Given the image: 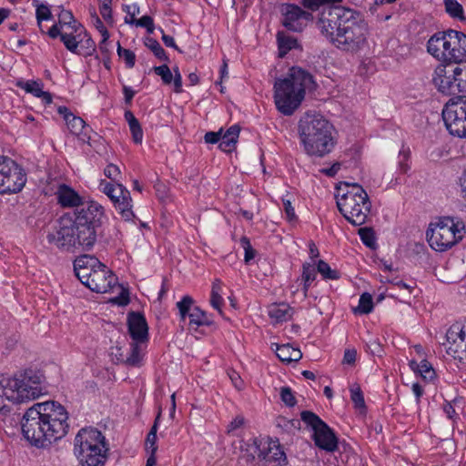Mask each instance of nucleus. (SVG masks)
<instances>
[{
    "label": "nucleus",
    "instance_id": "1",
    "mask_svg": "<svg viewBox=\"0 0 466 466\" xmlns=\"http://www.w3.org/2000/svg\"><path fill=\"white\" fill-rule=\"evenodd\" d=\"M104 219V208L96 201H88L72 214L63 216L58 228L47 234V241L66 251L90 250L100 234Z\"/></svg>",
    "mask_w": 466,
    "mask_h": 466
},
{
    "label": "nucleus",
    "instance_id": "2",
    "mask_svg": "<svg viewBox=\"0 0 466 466\" xmlns=\"http://www.w3.org/2000/svg\"><path fill=\"white\" fill-rule=\"evenodd\" d=\"M68 413L56 401L36 403L26 410L22 420L25 438L35 446H46L66 435Z\"/></svg>",
    "mask_w": 466,
    "mask_h": 466
},
{
    "label": "nucleus",
    "instance_id": "3",
    "mask_svg": "<svg viewBox=\"0 0 466 466\" xmlns=\"http://www.w3.org/2000/svg\"><path fill=\"white\" fill-rule=\"evenodd\" d=\"M298 134L303 151L311 157H324L337 143L333 125L317 113L307 112L300 117Z\"/></svg>",
    "mask_w": 466,
    "mask_h": 466
},
{
    "label": "nucleus",
    "instance_id": "4",
    "mask_svg": "<svg viewBox=\"0 0 466 466\" xmlns=\"http://www.w3.org/2000/svg\"><path fill=\"white\" fill-rule=\"evenodd\" d=\"M314 85L312 76L306 70L293 66L287 76L274 84V102L284 116H291L305 98L306 90Z\"/></svg>",
    "mask_w": 466,
    "mask_h": 466
},
{
    "label": "nucleus",
    "instance_id": "5",
    "mask_svg": "<svg viewBox=\"0 0 466 466\" xmlns=\"http://www.w3.org/2000/svg\"><path fill=\"white\" fill-rule=\"evenodd\" d=\"M44 376L40 371L25 370L13 377L0 375V413L8 411L5 400L22 403L42 395Z\"/></svg>",
    "mask_w": 466,
    "mask_h": 466
},
{
    "label": "nucleus",
    "instance_id": "6",
    "mask_svg": "<svg viewBox=\"0 0 466 466\" xmlns=\"http://www.w3.org/2000/svg\"><path fill=\"white\" fill-rule=\"evenodd\" d=\"M108 450L105 436L96 428H83L75 437L74 454L83 466H103Z\"/></svg>",
    "mask_w": 466,
    "mask_h": 466
},
{
    "label": "nucleus",
    "instance_id": "7",
    "mask_svg": "<svg viewBox=\"0 0 466 466\" xmlns=\"http://www.w3.org/2000/svg\"><path fill=\"white\" fill-rule=\"evenodd\" d=\"M427 51L442 63H459L466 58V35L449 29L432 35L427 42Z\"/></svg>",
    "mask_w": 466,
    "mask_h": 466
},
{
    "label": "nucleus",
    "instance_id": "8",
    "mask_svg": "<svg viewBox=\"0 0 466 466\" xmlns=\"http://www.w3.org/2000/svg\"><path fill=\"white\" fill-rule=\"evenodd\" d=\"M369 28L358 12H354L330 43L341 52L355 55L368 45Z\"/></svg>",
    "mask_w": 466,
    "mask_h": 466
},
{
    "label": "nucleus",
    "instance_id": "9",
    "mask_svg": "<svg viewBox=\"0 0 466 466\" xmlns=\"http://www.w3.org/2000/svg\"><path fill=\"white\" fill-rule=\"evenodd\" d=\"M337 206L343 217L354 226L363 225L370 211V202L367 192L358 184H353L340 197H337Z\"/></svg>",
    "mask_w": 466,
    "mask_h": 466
},
{
    "label": "nucleus",
    "instance_id": "10",
    "mask_svg": "<svg viewBox=\"0 0 466 466\" xmlns=\"http://www.w3.org/2000/svg\"><path fill=\"white\" fill-rule=\"evenodd\" d=\"M459 227L460 224L455 223L451 218H441L433 228L427 230L430 246L440 252L451 248L462 238Z\"/></svg>",
    "mask_w": 466,
    "mask_h": 466
},
{
    "label": "nucleus",
    "instance_id": "11",
    "mask_svg": "<svg viewBox=\"0 0 466 466\" xmlns=\"http://www.w3.org/2000/svg\"><path fill=\"white\" fill-rule=\"evenodd\" d=\"M354 12L352 9L341 6L323 7L318 15L317 28L321 35L331 43Z\"/></svg>",
    "mask_w": 466,
    "mask_h": 466
},
{
    "label": "nucleus",
    "instance_id": "12",
    "mask_svg": "<svg viewBox=\"0 0 466 466\" xmlns=\"http://www.w3.org/2000/svg\"><path fill=\"white\" fill-rule=\"evenodd\" d=\"M442 118L451 136L466 138V96L450 98L442 109Z\"/></svg>",
    "mask_w": 466,
    "mask_h": 466
},
{
    "label": "nucleus",
    "instance_id": "13",
    "mask_svg": "<svg viewBox=\"0 0 466 466\" xmlns=\"http://www.w3.org/2000/svg\"><path fill=\"white\" fill-rule=\"evenodd\" d=\"M26 175L14 160L0 157V193H18L25 187Z\"/></svg>",
    "mask_w": 466,
    "mask_h": 466
},
{
    "label": "nucleus",
    "instance_id": "14",
    "mask_svg": "<svg viewBox=\"0 0 466 466\" xmlns=\"http://www.w3.org/2000/svg\"><path fill=\"white\" fill-rule=\"evenodd\" d=\"M301 420L314 431L315 444L327 451H334L338 448V440L330 428L314 412L304 410Z\"/></svg>",
    "mask_w": 466,
    "mask_h": 466
},
{
    "label": "nucleus",
    "instance_id": "15",
    "mask_svg": "<svg viewBox=\"0 0 466 466\" xmlns=\"http://www.w3.org/2000/svg\"><path fill=\"white\" fill-rule=\"evenodd\" d=\"M102 191L111 199L116 210L126 221L134 218L130 192L121 184H113L106 180L100 183Z\"/></svg>",
    "mask_w": 466,
    "mask_h": 466
},
{
    "label": "nucleus",
    "instance_id": "16",
    "mask_svg": "<svg viewBox=\"0 0 466 466\" xmlns=\"http://www.w3.org/2000/svg\"><path fill=\"white\" fill-rule=\"evenodd\" d=\"M448 355L462 364H466V323H454L446 332L443 343Z\"/></svg>",
    "mask_w": 466,
    "mask_h": 466
},
{
    "label": "nucleus",
    "instance_id": "17",
    "mask_svg": "<svg viewBox=\"0 0 466 466\" xmlns=\"http://www.w3.org/2000/svg\"><path fill=\"white\" fill-rule=\"evenodd\" d=\"M282 25L292 32H302L309 22L313 20V15L295 4H285L281 8Z\"/></svg>",
    "mask_w": 466,
    "mask_h": 466
},
{
    "label": "nucleus",
    "instance_id": "18",
    "mask_svg": "<svg viewBox=\"0 0 466 466\" xmlns=\"http://www.w3.org/2000/svg\"><path fill=\"white\" fill-rule=\"evenodd\" d=\"M455 64L445 63L438 65L432 74V83L441 93L456 94Z\"/></svg>",
    "mask_w": 466,
    "mask_h": 466
},
{
    "label": "nucleus",
    "instance_id": "19",
    "mask_svg": "<svg viewBox=\"0 0 466 466\" xmlns=\"http://www.w3.org/2000/svg\"><path fill=\"white\" fill-rule=\"evenodd\" d=\"M87 285V288L97 293L108 292L116 284V277L104 264L98 260V265Z\"/></svg>",
    "mask_w": 466,
    "mask_h": 466
},
{
    "label": "nucleus",
    "instance_id": "20",
    "mask_svg": "<svg viewBox=\"0 0 466 466\" xmlns=\"http://www.w3.org/2000/svg\"><path fill=\"white\" fill-rule=\"evenodd\" d=\"M127 325L134 341L145 342L148 339V326L144 315L139 312H130L127 317Z\"/></svg>",
    "mask_w": 466,
    "mask_h": 466
},
{
    "label": "nucleus",
    "instance_id": "21",
    "mask_svg": "<svg viewBox=\"0 0 466 466\" xmlns=\"http://www.w3.org/2000/svg\"><path fill=\"white\" fill-rule=\"evenodd\" d=\"M57 203L62 208L78 209L86 205L88 201H84L83 198L71 187L61 184L56 192Z\"/></svg>",
    "mask_w": 466,
    "mask_h": 466
},
{
    "label": "nucleus",
    "instance_id": "22",
    "mask_svg": "<svg viewBox=\"0 0 466 466\" xmlns=\"http://www.w3.org/2000/svg\"><path fill=\"white\" fill-rule=\"evenodd\" d=\"M58 113L64 116L67 127L72 134L82 136L83 140H89L91 138L88 135V131L91 128L86 125V122L81 117L74 116L66 106H60Z\"/></svg>",
    "mask_w": 466,
    "mask_h": 466
},
{
    "label": "nucleus",
    "instance_id": "23",
    "mask_svg": "<svg viewBox=\"0 0 466 466\" xmlns=\"http://www.w3.org/2000/svg\"><path fill=\"white\" fill-rule=\"evenodd\" d=\"M96 265H98V260L94 257L84 256L75 260L74 270L76 276L86 287H87L93 270L97 267Z\"/></svg>",
    "mask_w": 466,
    "mask_h": 466
},
{
    "label": "nucleus",
    "instance_id": "24",
    "mask_svg": "<svg viewBox=\"0 0 466 466\" xmlns=\"http://www.w3.org/2000/svg\"><path fill=\"white\" fill-rule=\"evenodd\" d=\"M43 83L41 81H19L17 86L24 89L26 93H30L35 97L41 98L42 101L49 105L52 103V95L49 92L43 90Z\"/></svg>",
    "mask_w": 466,
    "mask_h": 466
},
{
    "label": "nucleus",
    "instance_id": "25",
    "mask_svg": "<svg viewBox=\"0 0 466 466\" xmlns=\"http://www.w3.org/2000/svg\"><path fill=\"white\" fill-rule=\"evenodd\" d=\"M294 309L287 303H274L268 306V314L269 318L276 323H281L289 320L293 314Z\"/></svg>",
    "mask_w": 466,
    "mask_h": 466
},
{
    "label": "nucleus",
    "instance_id": "26",
    "mask_svg": "<svg viewBox=\"0 0 466 466\" xmlns=\"http://www.w3.org/2000/svg\"><path fill=\"white\" fill-rule=\"evenodd\" d=\"M240 128L237 125L231 126L224 134H221L218 147L224 152H231L235 149Z\"/></svg>",
    "mask_w": 466,
    "mask_h": 466
},
{
    "label": "nucleus",
    "instance_id": "27",
    "mask_svg": "<svg viewBox=\"0 0 466 466\" xmlns=\"http://www.w3.org/2000/svg\"><path fill=\"white\" fill-rule=\"evenodd\" d=\"M264 459L270 466H283L287 464L286 454L276 442L268 445Z\"/></svg>",
    "mask_w": 466,
    "mask_h": 466
},
{
    "label": "nucleus",
    "instance_id": "28",
    "mask_svg": "<svg viewBox=\"0 0 466 466\" xmlns=\"http://www.w3.org/2000/svg\"><path fill=\"white\" fill-rule=\"evenodd\" d=\"M276 355L282 362L286 363L298 361L302 358L301 351L289 344L277 345Z\"/></svg>",
    "mask_w": 466,
    "mask_h": 466
},
{
    "label": "nucleus",
    "instance_id": "29",
    "mask_svg": "<svg viewBox=\"0 0 466 466\" xmlns=\"http://www.w3.org/2000/svg\"><path fill=\"white\" fill-rule=\"evenodd\" d=\"M277 41L280 57H283L290 50L299 47L298 39L285 32H279L277 34Z\"/></svg>",
    "mask_w": 466,
    "mask_h": 466
},
{
    "label": "nucleus",
    "instance_id": "30",
    "mask_svg": "<svg viewBox=\"0 0 466 466\" xmlns=\"http://www.w3.org/2000/svg\"><path fill=\"white\" fill-rule=\"evenodd\" d=\"M410 367L426 381H431L435 378V370L432 365L426 360H422L420 363L410 360Z\"/></svg>",
    "mask_w": 466,
    "mask_h": 466
},
{
    "label": "nucleus",
    "instance_id": "31",
    "mask_svg": "<svg viewBox=\"0 0 466 466\" xmlns=\"http://www.w3.org/2000/svg\"><path fill=\"white\" fill-rule=\"evenodd\" d=\"M83 32L80 29L65 30L62 35L61 41L67 50L72 53L77 54L78 44L81 39H78Z\"/></svg>",
    "mask_w": 466,
    "mask_h": 466
},
{
    "label": "nucleus",
    "instance_id": "32",
    "mask_svg": "<svg viewBox=\"0 0 466 466\" xmlns=\"http://www.w3.org/2000/svg\"><path fill=\"white\" fill-rule=\"evenodd\" d=\"M125 119L128 124L133 141L136 144H141L143 141V130L139 121L131 111L125 112Z\"/></svg>",
    "mask_w": 466,
    "mask_h": 466
},
{
    "label": "nucleus",
    "instance_id": "33",
    "mask_svg": "<svg viewBox=\"0 0 466 466\" xmlns=\"http://www.w3.org/2000/svg\"><path fill=\"white\" fill-rule=\"evenodd\" d=\"M58 24L65 30H72L74 28L80 29V32H85L84 27L76 22L73 14L68 10H61L58 15Z\"/></svg>",
    "mask_w": 466,
    "mask_h": 466
},
{
    "label": "nucleus",
    "instance_id": "34",
    "mask_svg": "<svg viewBox=\"0 0 466 466\" xmlns=\"http://www.w3.org/2000/svg\"><path fill=\"white\" fill-rule=\"evenodd\" d=\"M317 268L310 263H304L302 265L301 280L303 281V292L307 296L309 287L315 280L317 276Z\"/></svg>",
    "mask_w": 466,
    "mask_h": 466
},
{
    "label": "nucleus",
    "instance_id": "35",
    "mask_svg": "<svg viewBox=\"0 0 466 466\" xmlns=\"http://www.w3.org/2000/svg\"><path fill=\"white\" fill-rule=\"evenodd\" d=\"M456 93H466V60L455 63Z\"/></svg>",
    "mask_w": 466,
    "mask_h": 466
},
{
    "label": "nucleus",
    "instance_id": "36",
    "mask_svg": "<svg viewBox=\"0 0 466 466\" xmlns=\"http://www.w3.org/2000/svg\"><path fill=\"white\" fill-rule=\"evenodd\" d=\"M159 418H160V412H158V414L154 421L153 426L151 427L149 432L147 433L146 442H145V449H146L147 452H149V451L157 452V428H158Z\"/></svg>",
    "mask_w": 466,
    "mask_h": 466
},
{
    "label": "nucleus",
    "instance_id": "37",
    "mask_svg": "<svg viewBox=\"0 0 466 466\" xmlns=\"http://www.w3.org/2000/svg\"><path fill=\"white\" fill-rule=\"evenodd\" d=\"M446 12L453 18L465 20L463 7L457 0H444Z\"/></svg>",
    "mask_w": 466,
    "mask_h": 466
},
{
    "label": "nucleus",
    "instance_id": "38",
    "mask_svg": "<svg viewBox=\"0 0 466 466\" xmlns=\"http://www.w3.org/2000/svg\"><path fill=\"white\" fill-rule=\"evenodd\" d=\"M341 2L342 0H301V5L305 9L314 12L321 6H335V4Z\"/></svg>",
    "mask_w": 466,
    "mask_h": 466
},
{
    "label": "nucleus",
    "instance_id": "39",
    "mask_svg": "<svg viewBox=\"0 0 466 466\" xmlns=\"http://www.w3.org/2000/svg\"><path fill=\"white\" fill-rule=\"evenodd\" d=\"M317 271L322 276L324 279L336 280L340 277V274L338 270L331 268L326 261L321 259L317 263Z\"/></svg>",
    "mask_w": 466,
    "mask_h": 466
},
{
    "label": "nucleus",
    "instance_id": "40",
    "mask_svg": "<svg viewBox=\"0 0 466 466\" xmlns=\"http://www.w3.org/2000/svg\"><path fill=\"white\" fill-rule=\"evenodd\" d=\"M189 325H195L196 327L208 325V319L205 311L201 310L198 307H194L189 312Z\"/></svg>",
    "mask_w": 466,
    "mask_h": 466
},
{
    "label": "nucleus",
    "instance_id": "41",
    "mask_svg": "<svg viewBox=\"0 0 466 466\" xmlns=\"http://www.w3.org/2000/svg\"><path fill=\"white\" fill-rule=\"evenodd\" d=\"M193 304L194 299L187 295L184 296L180 301L177 302V308L178 309L182 321H184L186 318L189 316V312L195 307Z\"/></svg>",
    "mask_w": 466,
    "mask_h": 466
},
{
    "label": "nucleus",
    "instance_id": "42",
    "mask_svg": "<svg viewBox=\"0 0 466 466\" xmlns=\"http://www.w3.org/2000/svg\"><path fill=\"white\" fill-rule=\"evenodd\" d=\"M145 45L146 46L150 49L154 55L160 60L167 61L168 57L166 54V51L161 46V45L154 38L152 37H147L145 39Z\"/></svg>",
    "mask_w": 466,
    "mask_h": 466
},
{
    "label": "nucleus",
    "instance_id": "43",
    "mask_svg": "<svg viewBox=\"0 0 466 466\" xmlns=\"http://www.w3.org/2000/svg\"><path fill=\"white\" fill-rule=\"evenodd\" d=\"M139 342L134 341L130 346V353L126 360V363L132 367L139 366L142 360Z\"/></svg>",
    "mask_w": 466,
    "mask_h": 466
},
{
    "label": "nucleus",
    "instance_id": "44",
    "mask_svg": "<svg viewBox=\"0 0 466 466\" xmlns=\"http://www.w3.org/2000/svg\"><path fill=\"white\" fill-rule=\"evenodd\" d=\"M134 10L137 9V7L133 6ZM135 11L131 15V24H135L137 26L145 27L148 34H152L154 32L155 26H154V21L153 18L149 15H143L139 19H136L134 17Z\"/></svg>",
    "mask_w": 466,
    "mask_h": 466
},
{
    "label": "nucleus",
    "instance_id": "45",
    "mask_svg": "<svg viewBox=\"0 0 466 466\" xmlns=\"http://www.w3.org/2000/svg\"><path fill=\"white\" fill-rule=\"evenodd\" d=\"M410 151L408 147H402L398 156V169L400 173L405 174L410 170Z\"/></svg>",
    "mask_w": 466,
    "mask_h": 466
},
{
    "label": "nucleus",
    "instance_id": "46",
    "mask_svg": "<svg viewBox=\"0 0 466 466\" xmlns=\"http://www.w3.org/2000/svg\"><path fill=\"white\" fill-rule=\"evenodd\" d=\"M373 309V300L370 293H363L359 300V306L356 309L359 313L369 314Z\"/></svg>",
    "mask_w": 466,
    "mask_h": 466
},
{
    "label": "nucleus",
    "instance_id": "47",
    "mask_svg": "<svg viewBox=\"0 0 466 466\" xmlns=\"http://www.w3.org/2000/svg\"><path fill=\"white\" fill-rule=\"evenodd\" d=\"M350 399L357 409H365V400L363 392L358 384H354L350 387Z\"/></svg>",
    "mask_w": 466,
    "mask_h": 466
},
{
    "label": "nucleus",
    "instance_id": "48",
    "mask_svg": "<svg viewBox=\"0 0 466 466\" xmlns=\"http://www.w3.org/2000/svg\"><path fill=\"white\" fill-rule=\"evenodd\" d=\"M117 54L118 56L124 59L127 67L132 68L136 63V55L133 51L129 49L123 48L120 46V43H117Z\"/></svg>",
    "mask_w": 466,
    "mask_h": 466
},
{
    "label": "nucleus",
    "instance_id": "49",
    "mask_svg": "<svg viewBox=\"0 0 466 466\" xmlns=\"http://www.w3.org/2000/svg\"><path fill=\"white\" fill-rule=\"evenodd\" d=\"M154 72L159 76L165 85L172 83L173 75L170 68L167 65L153 67Z\"/></svg>",
    "mask_w": 466,
    "mask_h": 466
},
{
    "label": "nucleus",
    "instance_id": "50",
    "mask_svg": "<svg viewBox=\"0 0 466 466\" xmlns=\"http://www.w3.org/2000/svg\"><path fill=\"white\" fill-rule=\"evenodd\" d=\"M240 244L245 251L244 261H245V263L249 264L250 261L256 256V250L252 248L250 241L247 237L241 238Z\"/></svg>",
    "mask_w": 466,
    "mask_h": 466
},
{
    "label": "nucleus",
    "instance_id": "51",
    "mask_svg": "<svg viewBox=\"0 0 466 466\" xmlns=\"http://www.w3.org/2000/svg\"><path fill=\"white\" fill-rule=\"evenodd\" d=\"M245 419L242 415L236 416L227 427V433L229 435H238V431L244 426Z\"/></svg>",
    "mask_w": 466,
    "mask_h": 466
},
{
    "label": "nucleus",
    "instance_id": "52",
    "mask_svg": "<svg viewBox=\"0 0 466 466\" xmlns=\"http://www.w3.org/2000/svg\"><path fill=\"white\" fill-rule=\"evenodd\" d=\"M359 235L361 241L369 248L373 247L375 243L374 234L371 228H361L359 229Z\"/></svg>",
    "mask_w": 466,
    "mask_h": 466
},
{
    "label": "nucleus",
    "instance_id": "53",
    "mask_svg": "<svg viewBox=\"0 0 466 466\" xmlns=\"http://www.w3.org/2000/svg\"><path fill=\"white\" fill-rule=\"evenodd\" d=\"M99 11L106 22L111 23L113 21L111 4L112 0H99Z\"/></svg>",
    "mask_w": 466,
    "mask_h": 466
},
{
    "label": "nucleus",
    "instance_id": "54",
    "mask_svg": "<svg viewBox=\"0 0 466 466\" xmlns=\"http://www.w3.org/2000/svg\"><path fill=\"white\" fill-rule=\"evenodd\" d=\"M35 15H36L37 24L41 27L42 21L49 20L52 16V14H51L48 6H46L45 5H39L36 8Z\"/></svg>",
    "mask_w": 466,
    "mask_h": 466
},
{
    "label": "nucleus",
    "instance_id": "55",
    "mask_svg": "<svg viewBox=\"0 0 466 466\" xmlns=\"http://www.w3.org/2000/svg\"><path fill=\"white\" fill-rule=\"evenodd\" d=\"M280 398L281 400L289 407H292L296 404V399L292 393V390L289 387H283L280 390Z\"/></svg>",
    "mask_w": 466,
    "mask_h": 466
},
{
    "label": "nucleus",
    "instance_id": "56",
    "mask_svg": "<svg viewBox=\"0 0 466 466\" xmlns=\"http://www.w3.org/2000/svg\"><path fill=\"white\" fill-rule=\"evenodd\" d=\"M282 201L287 220L290 223L296 222L298 217L295 213V209L292 207L290 200L283 198Z\"/></svg>",
    "mask_w": 466,
    "mask_h": 466
},
{
    "label": "nucleus",
    "instance_id": "57",
    "mask_svg": "<svg viewBox=\"0 0 466 466\" xmlns=\"http://www.w3.org/2000/svg\"><path fill=\"white\" fill-rule=\"evenodd\" d=\"M210 303L215 309H217L220 314L222 313L221 308L224 304V299L221 293H211Z\"/></svg>",
    "mask_w": 466,
    "mask_h": 466
},
{
    "label": "nucleus",
    "instance_id": "58",
    "mask_svg": "<svg viewBox=\"0 0 466 466\" xmlns=\"http://www.w3.org/2000/svg\"><path fill=\"white\" fill-rule=\"evenodd\" d=\"M104 174L106 177L116 180V177L120 175L119 167L114 164H109L104 170Z\"/></svg>",
    "mask_w": 466,
    "mask_h": 466
},
{
    "label": "nucleus",
    "instance_id": "59",
    "mask_svg": "<svg viewBox=\"0 0 466 466\" xmlns=\"http://www.w3.org/2000/svg\"><path fill=\"white\" fill-rule=\"evenodd\" d=\"M222 134V129L218 132L209 131L205 134L204 139L208 144H216L220 142V137Z\"/></svg>",
    "mask_w": 466,
    "mask_h": 466
},
{
    "label": "nucleus",
    "instance_id": "60",
    "mask_svg": "<svg viewBox=\"0 0 466 466\" xmlns=\"http://www.w3.org/2000/svg\"><path fill=\"white\" fill-rule=\"evenodd\" d=\"M357 351L354 349H348L344 352L343 360L344 364L353 365L356 361Z\"/></svg>",
    "mask_w": 466,
    "mask_h": 466
},
{
    "label": "nucleus",
    "instance_id": "61",
    "mask_svg": "<svg viewBox=\"0 0 466 466\" xmlns=\"http://www.w3.org/2000/svg\"><path fill=\"white\" fill-rule=\"evenodd\" d=\"M65 32V29H62L59 26V24L54 25L47 32L48 35L51 38H56L57 36H60V39L62 38V35Z\"/></svg>",
    "mask_w": 466,
    "mask_h": 466
},
{
    "label": "nucleus",
    "instance_id": "62",
    "mask_svg": "<svg viewBox=\"0 0 466 466\" xmlns=\"http://www.w3.org/2000/svg\"><path fill=\"white\" fill-rule=\"evenodd\" d=\"M95 18H96V23H95L96 27L101 33L103 37L108 38L109 37L108 31L106 30V26L103 25V23L100 20V18L96 15H95Z\"/></svg>",
    "mask_w": 466,
    "mask_h": 466
},
{
    "label": "nucleus",
    "instance_id": "63",
    "mask_svg": "<svg viewBox=\"0 0 466 466\" xmlns=\"http://www.w3.org/2000/svg\"><path fill=\"white\" fill-rule=\"evenodd\" d=\"M172 81L174 83V91L176 93L182 92V76L180 73L174 75Z\"/></svg>",
    "mask_w": 466,
    "mask_h": 466
},
{
    "label": "nucleus",
    "instance_id": "64",
    "mask_svg": "<svg viewBox=\"0 0 466 466\" xmlns=\"http://www.w3.org/2000/svg\"><path fill=\"white\" fill-rule=\"evenodd\" d=\"M459 185L462 197L466 199V169L459 178Z\"/></svg>",
    "mask_w": 466,
    "mask_h": 466
}]
</instances>
